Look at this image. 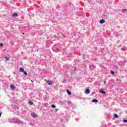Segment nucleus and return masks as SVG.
Listing matches in <instances>:
<instances>
[{
  "mask_svg": "<svg viewBox=\"0 0 127 127\" xmlns=\"http://www.w3.org/2000/svg\"><path fill=\"white\" fill-rule=\"evenodd\" d=\"M126 10H127V9H123L122 10V11H126Z\"/></svg>",
  "mask_w": 127,
  "mask_h": 127,
  "instance_id": "22",
  "label": "nucleus"
},
{
  "mask_svg": "<svg viewBox=\"0 0 127 127\" xmlns=\"http://www.w3.org/2000/svg\"><path fill=\"white\" fill-rule=\"evenodd\" d=\"M0 46L1 47H2V46H3V44H2V43H0Z\"/></svg>",
  "mask_w": 127,
  "mask_h": 127,
  "instance_id": "19",
  "label": "nucleus"
},
{
  "mask_svg": "<svg viewBox=\"0 0 127 127\" xmlns=\"http://www.w3.org/2000/svg\"><path fill=\"white\" fill-rule=\"evenodd\" d=\"M92 103H98V100L96 99H94L92 101Z\"/></svg>",
  "mask_w": 127,
  "mask_h": 127,
  "instance_id": "10",
  "label": "nucleus"
},
{
  "mask_svg": "<svg viewBox=\"0 0 127 127\" xmlns=\"http://www.w3.org/2000/svg\"><path fill=\"white\" fill-rule=\"evenodd\" d=\"M5 59L6 61H9V58L5 57Z\"/></svg>",
  "mask_w": 127,
  "mask_h": 127,
  "instance_id": "15",
  "label": "nucleus"
},
{
  "mask_svg": "<svg viewBox=\"0 0 127 127\" xmlns=\"http://www.w3.org/2000/svg\"><path fill=\"white\" fill-rule=\"evenodd\" d=\"M105 20H104V19H102L100 20L99 22L100 23H101V24H103V23H105Z\"/></svg>",
  "mask_w": 127,
  "mask_h": 127,
  "instance_id": "4",
  "label": "nucleus"
},
{
  "mask_svg": "<svg viewBox=\"0 0 127 127\" xmlns=\"http://www.w3.org/2000/svg\"><path fill=\"white\" fill-rule=\"evenodd\" d=\"M89 68L90 70H95L96 66L94 64H91L90 65Z\"/></svg>",
  "mask_w": 127,
  "mask_h": 127,
  "instance_id": "2",
  "label": "nucleus"
},
{
  "mask_svg": "<svg viewBox=\"0 0 127 127\" xmlns=\"http://www.w3.org/2000/svg\"><path fill=\"white\" fill-rule=\"evenodd\" d=\"M2 114V113H0V117H1V114Z\"/></svg>",
  "mask_w": 127,
  "mask_h": 127,
  "instance_id": "24",
  "label": "nucleus"
},
{
  "mask_svg": "<svg viewBox=\"0 0 127 127\" xmlns=\"http://www.w3.org/2000/svg\"><path fill=\"white\" fill-rule=\"evenodd\" d=\"M52 81H48V85H52Z\"/></svg>",
  "mask_w": 127,
  "mask_h": 127,
  "instance_id": "9",
  "label": "nucleus"
},
{
  "mask_svg": "<svg viewBox=\"0 0 127 127\" xmlns=\"http://www.w3.org/2000/svg\"><path fill=\"white\" fill-rule=\"evenodd\" d=\"M122 50H125V48H122Z\"/></svg>",
  "mask_w": 127,
  "mask_h": 127,
  "instance_id": "25",
  "label": "nucleus"
},
{
  "mask_svg": "<svg viewBox=\"0 0 127 127\" xmlns=\"http://www.w3.org/2000/svg\"><path fill=\"white\" fill-rule=\"evenodd\" d=\"M31 116L32 117H33V118H36V117H38V116H37V114H36L35 113H32L31 114Z\"/></svg>",
  "mask_w": 127,
  "mask_h": 127,
  "instance_id": "3",
  "label": "nucleus"
},
{
  "mask_svg": "<svg viewBox=\"0 0 127 127\" xmlns=\"http://www.w3.org/2000/svg\"><path fill=\"white\" fill-rule=\"evenodd\" d=\"M19 71L20 72H24V69H23V68H22V67H20L19 68Z\"/></svg>",
  "mask_w": 127,
  "mask_h": 127,
  "instance_id": "8",
  "label": "nucleus"
},
{
  "mask_svg": "<svg viewBox=\"0 0 127 127\" xmlns=\"http://www.w3.org/2000/svg\"><path fill=\"white\" fill-rule=\"evenodd\" d=\"M106 17H107V15H106Z\"/></svg>",
  "mask_w": 127,
  "mask_h": 127,
  "instance_id": "32",
  "label": "nucleus"
},
{
  "mask_svg": "<svg viewBox=\"0 0 127 127\" xmlns=\"http://www.w3.org/2000/svg\"><path fill=\"white\" fill-rule=\"evenodd\" d=\"M127 61L124 60V63H127Z\"/></svg>",
  "mask_w": 127,
  "mask_h": 127,
  "instance_id": "26",
  "label": "nucleus"
},
{
  "mask_svg": "<svg viewBox=\"0 0 127 127\" xmlns=\"http://www.w3.org/2000/svg\"><path fill=\"white\" fill-rule=\"evenodd\" d=\"M106 83H107V82H106V81H105V82H104V84H106Z\"/></svg>",
  "mask_w": 127,
  "mask_h": 127,
  "instance_id": "30",
  "label": "nucleus"
},
{
  "mask_svg": "<svg viewBox=\"0 0 127 127\" xmlns=\"http://www.w3.org/2000/svg\"><path fill=\"white\" fill-rule=\"evenodd\" d=\"M12 15L14 16V17H15V16H17V13H14Z\"/></svg>",
  "mask_w": 127,
  "mask_h": 127,
  "instance_id": "12",
  "label": "nucleus"
},
{
  "mask_svg": "<svg viewBox=\"0 0 127 127\" xmlns=\"http://www.w3.org/2000/svg\"><path fill=\"white\" fill-rule=\"evenodd\" d=\"M24 75H25V76H27V72H26V71H23Z\"/></svg>",
  "mask_w": 127,
  "mask_h": 127,
  "instance_id": "13",
  "label": "nucleus"
},
{
  "mask_svg": "<svg viewBox=\"0 0 127 127\" xmlns=\"http://www.w3.org/2000/svg\"><path fill=\"white\" fill-rule=\"evenodd\" d=\"M91 95L93 96V95H95V92H93L91 93Z\"/></svg>",
  "mask_w": 127,
  "mask_h": 127,
  "instance_id": "21",
  "label": "nucleus"
},
{
  "mask_svg": "<svg viewBox=\"0 0 127 127\" xmlns=\"http://www.w3.org/2000/svg\"><path fill=\"white\" fill-rule=\"evenodd\" d=\"M66 92H67L68 95H69V96H71V95L72 94V93L70 92V90H69V89H67Z\"/></svg>",
  "mask_w": 127,
  "mask_h": 127,
  "instance_id": "5",
  "label": "nucleus"
},
{
  "mask_svg": "<svg viewBox=\"0 0 127 127\" xmlns=\"http://www.w3.org/2000/svg\"><path fill=\"white\" fill-rule=\"evenodd\" d=\"M29 105L32 106V105H33V102H32L31 101L29 102Z\"/></svg>",
  "mask_w": 127,
  "mask_h": 127,
  "instance_id": "14",
  "label": "nucleus"
},
{
  "mask_svg": "<svg viewBox=\"0 0 127 127\" xmlns=\"http://www.w3.org/2000/svg\"><path fill=\"white\" fill-rule=\"evenodd\" d=\"M60 44H56L52 47V50L54 52H59V49L58 48L59 47Z\"/></svg>",
  "mask_w": 127,
  "mask_h": 127,
  "instance_id": "1",
  "label": "nucleus"
},
{
  "mask_svg": "<svg viewBox=\"0 0 127 127\" xmlns=\"http://www.w3.org/2000/svg\"><path fill=\"white\" fill-rule=\"evenodd\" d=\"M110 73H111V74H112V75H114V74H115V72H114V71H113V70H111V71H110Z\"/></svg>",
  "mask_w": 127,
  "mask_h": 127,
  "instance_id": "16",
  "label": "nucleus"
},
{
  "mask_svg": "<svg viewBox=\"0 0 127 127\" xmlns=\"http://www.w3.org/2000/svg\"><path fill=\"white\" fill-rule=\"evenodd\" d=\"M124 123H127V120H124Z\"/></svg>",
  "mask_w": 127,
  "mask_h": 127,
  "instance_id": "23",
  "label": "nucleus"
},
{
  "mask_svg": "<svg viewBox=\"0 0 127 127\" xmlns=\"http://www.w3.org/2000/svg\"><path fill=\"white\" fill-rule=\"evenodd\" d=\"M83 59H85V57H82Z\"/></svg>",
  "mask_w": 127,
  "mask_h": 127,
  "instance_id": "29",
  "label": "nucleus"
},
{
  "mask_svg": "<svg viewBox=\"0 0 127 127\" xmlns=\"http://www.w3.org/2000/svg\"><path fill=\"white\" fill-rule=\"evenodd\" d=\"M10 88H11V89H13V88H14V85L11 84V85H10Z\"/></svg>",
  "mask_w": 127,
  "mask_h": 127,
  "instance_id": "18",
  "label": "nucleus"
},
{
  "mask_svg": "<svg viewBox=\"0 0 127 127\" xmlns=\"http://www.w3.org/2000/svg\"><path fill=\"white\" fill-rule=\"evenodd\" d=\"M97 49H98V48H97V47H95V50H97Z\"/></svg>",
  "mask_w": 127,
  "mask_h": 127,
  "instance_id": "27",
  "label": "nucleus"
},
{
  "mask_svg": "<svg viewBox=\"0 0 127 127\" xmlns=\"http://www.w3.org/2000/svg\"><path fill=\"white\" fill-rule=\"evenodd\" d=\"M114 118L118 119L119 118V116L117 114H114Z\"/></svg>",
  "mask_w": 127,
  "mask_h": 127,
  "instance_id": "11",
  "label": "nucleus"
},
{
  "mask_svg": "<svg viewBox=\"0 0 127 127\" xmlns=\"http://www.w3.org/2000/svg\"><path fill=\"white\" fill-rule=\"evenodd\" d=\"M63 82L64 83H67V80L64 79V80L63 81Z\"/></svg>",
  "mask_w": 127,
  "mask_h": 127,
  "instance_id": "17",
  "label": "nucleus"
},
{
  "mask_svg": "<svg viewBox=\"0 0 127 127\" xmlns=\"http://www.w3.org/2000/svg\"><path fill=\"white\" fill-rule=\"evenodd\" d=\"M29 16H33V15H29Z\"/></svg>",
  "mask_w": 127,
  "mask_h": 127,
  "instance_id": "28",
  "label": "nucleus"
},
{
  "mask_svg": "<svg viewBox=\"0 0 127 127\" xmlns=\"http://www.w3.org/2000/svg\"><path fill=\"white\" fill-rule=\"evenodd\" d=\"M31 82H32V83H33L34 81L33 80H31Z\"/></svg>",
  "mask_w": 127,
  "mask_h": 127,
  "instance_id": "31",
  "label": "nucleus"
},
{
  "mask_svg": "<svg viewBox=\"0 0 127 127\" xmlns=\"http://www.w3.org/2000/svg\"><path fill=\"white\" fill-rule=\"evenodd\" d=\"M52 108H56V106H55V105H52Z\"/></svg>",
  "mask_w": 127,
  "mask_h": 127,
  "instance_id": "20",
  "label": "nucleus"
},
{
  "mask_svg": "<svg viewBox=\"0 0 127 127\" xmlns=\"http://www.w3.org/2000/svg\"><path fill=\"white\" fill-rule=\"evenodd\" d=\"M99 93H101V94H106V92H105V91H103V90H100L99 91Z\"/></svg>",
  "mask_w": 127,
  "mask_h": 127,
  "instance_id": "7",
  "label": "nucleus"
},
{
  "mask_svg": "<svg viewBox=\"0 0 127 127\" xmlns=\"http://www.w3.org/2000/svg\"><path fill=\"white\" fill-rule=\"evenodd\" d=\"M85 94H90V89H87L85 92Z\"/></svg>",
  "mask_w": 127,
  "mask_h": 127,
  "instance_id": "6",
  "label": "nucleus"
}]
</instances>
